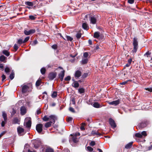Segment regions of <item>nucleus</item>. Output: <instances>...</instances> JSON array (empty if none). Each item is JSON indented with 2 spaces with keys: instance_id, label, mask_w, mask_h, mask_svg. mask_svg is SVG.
<instances>
[{
  "instance_id": "nucleus-1",
  "label": "nucleus",
  "mask_w": 152,
  "mask_h": 152,
  "mask_svg": "<svg viewBox=\"0 0 152 152\" xmlns=\"http://www.w3.org/2000/svg\"><path fill=\"white\" fill-rule=\"evenodd\" d=\"M133 45L134 46L133 51L134 53H136L137 49L138 44L137 39L135 37L133 38Z\"/></svg>"
},
{
  "instance_id": "nucleus-2",
  "label": "nucleus",
  "mask_w": 152,
  "mask_h": 152,
  "mask_svg": "<svg viewBox=\"0 0 152 152\" xmlns=\"http://www.w3.org/2000/svg\"><path fill=\"white\" fill-rule=\"evenodd\" d=\"M32 142L34 145V147L35 149H37L41 144V142L39 139L33 140Z\"/></svg>"
},
{
  "instance_id": "nucleus-3",
  "label": "nucleus",
  "mask_w": 152,
  "mask_h": 152,
  "mask_svg": "<svg viewBox=\"0 0 152 152\" xmlns=\"http://www.w3.org/2000/svg\"><path fill=\"white\" fill-rule=\"evenodd\" d=\"M56 118V117L54 115H51L48 117L47 116L45 115L43 118V120L44 121H50L51 120L54 119L55 120Z\"/></svg>"
},
{
  "instance_id": "nucleus-4",
  "label": "nucleus",
  "mask_w": 152,
  "mask_h": 152,
  "mask_svg": "<svg viewBox=\"0 0 152 152\" xmlns=\"http://www.w3.org/2000/svg\"><path fill=\"white\" fill-rule=\"evenodd\" d=\"M147 134L146 131H143L141 133H138L135 134V136L136 137L142 138L143 136L144 137H146Z\"/></svg>"
},
{
  "instance_id": "nucleus-5",
  "label": "nucleus",
  "mask_w": 152,
  "mask_h": 152,
  "mask_svg": "<svg viewBox=\"0 0 152 152\" xmlns=\"http://www.w3.org/2000/svg\"><path fill=\"white\" fill-rule=\"evenodd\" d=\"M17 132L18 134L20 136H22L24 135L25 132L24 131V129L20 126H18L17 129Z\"/></svg>"
},
{
  "instance_id": "nucleus-6",
  "label": "nucleus",
  "mask_w": 152,
  "mask_h": 152,
  "mask_svg": "<svg viewBox=\"0 0 152 152\" xmlns=\"http://www.w3.org/2000/svg\"><path fill=\"white\" fill-rule=\"evenodd\" d=\"M43 125L41 124H37L36 126V129L37 132L39 133H41L42 130Z\"/></svg>"
},
{
  "instance_id": "nucleus-7",
  "label": "nucleus",
  "mask_w": 152,
  "mask_h": 152,
  "mask_svg": "<svg viewBox=\"0 0 152 152\" xmlns=\"http://www.w3.org/2000/svg\"><path fill=\"white\" fill-rule=\"evenodd\" d=\"M55 120L54 119L50 120L49 122L45 123V126L46 128L50 127L52 124H53L55 123Z\"/></svg>"
},
{
  "instance_id": "nucleus-8",
  "label": "nucleus",
  "mask_w": 152,
  "mask_h": 152,
  "mask_svg": "<svg viewBox=\"0 0 152 152\" xmlns=\"http://www.w3.org/2000/svg\"><path fill=\"white\" fill-rule=\"evenodd\" d=\"M107 103L108 104L110 105L116 106L119 104L120 100L119 99H118L117 100L113 101L111 102L108 101Z\"/></svg>"
},
{
  "instance_id": "nucleus-9",
  "label": "nucleus",
  "mask_w": 152,
  "mask_h": 152,
  "mask_svg": "<svg viewBox=\"0 0 152 152\" xmlns=\"http://www.w3.org/2000/svg\"><path fill=\"white\" fill-rule=\"evenodd\" d=\"M35 30L34 29H32L29 31L25 30L24 31V33L26 35H28L35 33Z\"/></svg>"
},
{
  "instance_id": "nucleus-10",
  "label": "nucleus",
  "mask_w": 152,
  "mask_h": 152,
  "mask_svg": "<svg viewBox=\"0 0 152 152\" xmlns=\"http://www.w3.org/2000/svg\"><path fill=\"white\" fill-rule=\"evenodd\" d=\"M81 75V72L80 71L77 70L76 71L74 74V76L76 79H77Z\"/></svg>"
},
{
  "instance_id": "nucleus-11",
  "label": "nucleus",
  "mask_w": 152,
  "mask_h": 152,
  "mask_svg": "<svg viewBox=\"0 0 152 152\" xmlns=\"http://www.w3.org/2000/svg\"><path fill=\"white\" fill-rule=\"evenodd\" d=\"M65 75V71L63 70L58 75V78L60 79L61 81H62L63 80L64 77Z\"/></svg>"
},
{
  "instance_id": "nucleus-12",
  "label": "nucleus",
  "mask_w": 152,
  "mask_h": 152,
  "mask_svg": "<svg viewBox=\"0 0 152 152\" xmlns=\"http://www.w3.org/2000/svg\"><path fill=\"white\" fill-rule=\"evenodd\" d=\"M56 76V72H51L50 73L48 76L49 79L50 80H53L55 78Z\"/></svg>"
},
{
  "instance_id": "nucleus-13",
  "label": "nucleus",
  "mask_w": 152,
  "mask_h": 152,
  "mask_svg": "<svg viewBox=\"0 0 152 152\" xmlns=\"http://www.w3.org/2000/svg\"><path fill=\"white\" fill-rule=\"evenodd\" d=\"M109 122L110 124L112 127L115 128L116 127V126L114 121L111 118H109Z\"/></svg>"
},
{
  "instance_id": "nucleus-14",
  "label": "nucleus",
  "mask_w": 152,
  "mask_h": 152,
  "mask_svg": "<svg viewBox=\"0 0 152 152\" xmlns=\"http://www.w3.org/2000/svg\"><path fill=\"white\" fill-rule=\"evenodd\" d=\"M28 118H26L25 119L26 124L25 126L26 127L29 128L31 126V121L30 120H28V121L26 122V120Z\"/></svg>"
},
{
  "instance_id": "nucleus-15",
  "label": "nucleus",
  "mask_w": 152,
  "mask_h": 152,
  "mask_svg": "<svg viewBox=\"0 0 152 152\" xmlns=\"http://www.w3.org/2000/svg\"><path fill=\"white\" fill-rule=\"evenodd\" d=\"M29 88V87L27 85H24L22 86V92L23 93H26L27 90Z\"/></svg>"
},
{
  "instance_id": "nucleus-16",
  "label": "nucleus",
  "mask_w": 152,
  "mask_h": 152,
  "mask_svg": "<svg viewBox=\"0 0 152 152\" xmlns=\"http://www.w3.org/2000/svg\"><path fill=\"white\" fill-rule=\"evenodd\" d=\"M90 20L91 23L94 24L96 23V19L94 17L92 16L90 18Z\"/></svg>"
},
{
  "instance_id": "nucleus-17",
  "label": "nucleus",
  "mask_w": 152,
  "mask_h": 152,
  "mask_svg": "<svg viewBox=\"0 0 152 152\" xmlns=\"http://www.w3.org/2000/svg\"><path fill=\"white\" fill-rule=\"evenodd\" d=\"M21 114L22 115L25 114L26 113V110L25 107L22 106L20 108Z\"/></svg>"
},
{
  "instance_id": "nucleus-18",
  "label": "nucleus",
  "mask_w": 152,
  "mask_h": 152,
  "mask_svg": "<svg viewBox=\"0 0 152 152\" xmlns=\"http://www.w3.org/2000/svg\"><path fill=\"white\" fill-rule=\"evenodd\" d=\"M91 134L93 135H94L99 136H100L101 135V134L98 132V130L96 131L93 130L91 132Z\"/></svg>"
},
{
  "instance_id": "nucleus-19",
  "label": "nucleus",
  "mask_w": 152,
  "mask_h": 152,
  "mask_svg": "<svg viewBox=\"0 0 152 152\" xmlns=\"http://www.w3.org/2000/svg\"><path fill=\"white\" fill-rule=\"evenodd\" d=\"M94 37L96 39H99L100 37V33L99 32H96L94 34Z\"/></svg>"
},
{
  "instance_id": "nucleus-20",
  "label": "nucleus",
  "mask_w": 152,
  "mask_h": 152,
  "mask_svg": "<svg viewBox=\"0 0 152 152\" xmlns=\"http://www.w3.org/2000/svg\"><path fill=\"white\" fill-rule=\"evenodd\" d=\"M82 27L84 29L86 30H88L89 29V26L86 23H83Z\"/></svg>"
},
{
  "instance_id": "nucleus-21",
  "label": "nucleus",
  "mask_w": 152,
  "mask_h": 152,
  "mask_svg": "<svg viewBox=\"0 0 152 152\" xmlns=\"http://www.w3.org/2000/svg\"><path fill=\"white\" fill-rule=\"evenodd\" d=\"M79 84L77 81H74L72 84V86L75 88H78L79 86Z\"/></svg>"
},
{
  "instance_id": "nucleus-22",
  "label": "nucleus",
  "mask_w": 152,
  "mask_h": 152,
  "mask_svg": "<svg viewBox=\"0 0 152 152\" xmlns=\"http://www.w3.org/2000/svg\"><path fill=\"white\" fill-rule=\"evenodd\" d=\"M93 105L94 107L96 108H99L102 107V106L100 105L97 102H94Z\"/></svg>"
},
{
  "instance_id": "nucleus-23",
  "label": "nucleus",
  "mask_w": 152,
  "mask_h": 152,
  "mask_svg": "<svg viewBox=\"0 0 152 152\" xmlns=\"http://www.w3.org/2000/svg\"><path fill=\"white\" fill-rule=\"evenodd\" d=\"M70 135L71 136H73L72 138V140L73 142L75 143H77L78 141V139L77 138L76 136L74 135L73 136V135L72 134H71Z\"/></svg>"
},
{
  "instance_id": "nucleus-24",
  "label": "nucleus",
  "mask_w": 152,
  "mask_h": 152,
  "mask_svg": "<svg viewBox=\"0 0 152 152\" xmlns=\"http://www.w3.org/2000/svg\"><path fill=\"white\" fill-rule=\"evenodd\" d=\"M132 144L133 142H131L129 143L126 145L125 146V148L127 149L130 148L132 146Z\"/></svg>"
},
{
  "instance_id": "nucleus-25",
  "label": "nucleus",
  "mask_w": 152,
  "mask_h": 152,
  "mask_svg": "<svg viewBox=\"0 0 152 152\" xmlns=\"http://www.w3.org/2000/svg\"><path fill=\"white\" fill-rule=\"evenodd\" d=\"M25 4L30 7H32L34 5L33 3L29 1L25 2Z\"/></svg>"
},
{
  "instance_id": "nucleus-26",
  "label": "nucleus",
  "mask_w": 152,
  "mask_h": 152,
  "mask_svg": "<svg viewBox=\"0 0 152 152\" xmlns=\"http://www.w3.org/2000/svg\"><path fill=\"white\" fill-rule=\"evenodd\" d=\"M88 59L87 58H82L81 63L83 64H85L87 63Z\"/></svg>"
},
{
  "instance_id": "nucleus-27",
  "label": "nucleus",
  "mask_w": 152,
  "mask_h": 152,
  "mask_svg": "<svg viewBox=\"0 0 152 152\" xmlns=\"http://www.w3.org/2000/svg\"><path fill=\"white\" fill-rule=\"evenodd\" d=\"M4 71L7 74L9 75L10 72V69L8 66H6L5 68Z\"/></svg>"
},
{
  "instance_id": "nucleus-28",
  "label": "nucleus",
  "mask_w": 152,
  "mask_h": 152,
  "mask_svg": "<svg viewBox=\"0 0 152 152\" xmlns=\"http://www.w3.org/2000/svg\"><path fill=\"white\" fill-rule=\"evenodd\" d=\"M2 52L3 54L7 56H8L10 55V52L7 50H4Z\"/></svg>"
},
{
  "instance_id": "nucleus-29",
  "label": "nucleus",
  "mask_w": 152,
  "mask_h": 152,
  "mask_svg": "<svg viewBox=\"0 0 152 152\" xmlns=\"http://www.w3.org/2000/svg\"><path fill=\"white\" fill-rule=\"evenodd\" d=\"M54 150L50 147L47 148L45 150V152H54Z\"/></svg>"
},
{
  "instance_id": "nucleus-30",
  "label": "nucleus",
  "mask_w": 152,
  "mask_h": 152,
  "mask_svg": "<svg viewBox=\"0 0 152 152\" xmlns=\"http://www.w3.org/2000/svg\"><path fill=\"white\" fill-rule=\"evenodd\" d=\"M29 146V145L28 144H25L24 146V150L23 152H25V151H28V150L29 149L28 148Z\"/></svg>"
},
{
  "instance_id": "nucleus-31",
  "label": "nucleus",
  "mask_w": 152,
  "mask_h": 152,
  "mask_svg": "<svg viewBox=\"0 0 152 152\" xmlns=\"http://www.w3.org/2000/svg\"><path fill=\"white\" fill-rule=\"evenodd\" d=\"M20 121L17 118H15L13 121V123L14 124H19Z\"/></svg>"
},
{
  "instance_id": "nucleus-32",
  "label": "nucleus",
  "mask_w": 152,
  "mask_h": 152,
  "mask_svg": "<svg viewBox=\"0 0 152 152\" xmlns=\"http://www.w3.org/2000/svg\"><path fill=\"white\" fill-rule=\"evenodd\" d=\"M15 73L12 70L11 72V74L10 75V78L11 80H12L14 77Z\"/></svg>"
},
{
  "instance_id": "nucleus-33",
  "label": "nucleus",
  "mask_w": 152,
  "mask_h": 152,
  "mask_svg": "<svg viewBox=\"0 0 152 152\" xmlns=\"http://www.w3.org/2000/svg\"><path fill=\"white\" fill-rule=\"evenodd\" d=\"M2 116L3 118H4V120L5 121H7V114L4 112H2Z\"/></svg>"
},
{
  "instance_id": "nucleus-34",
  "label": "nucleus",
  "mask_w": 152,
  "mask_h": 152,
  "mask_svg": "<svg viewBox=\"0 0 152 152\" xmlns=\"http://www.w3.org/2000/svg\"><path fill=\"white\" fill-rule=\"evenodd\" d=\"M78 91L80 94L83 93L84 92V89L82 88H79L78 89Z\"/></svg>"
},
{
  "instance_id": "nucleus-35",
  "label": "nucleus",
  "mask_w": 152,
  "mask_h": 152,
  "mask_svg": "<svg viewBox=\"0 0 152 152\" xmlns=\"http://www.w3.org/2000/svg\"><path fill=\"white\" fill-rule=\"evenodd\" d=\"M57 95V92L56 91H54L51 95V96L52 98H54L56 97Z\"/></svg>"
},
{
  "instance_id": "nucleus-36",
  "label": "nucleus",
  "mask_w": 152,
  "mask_h": 152,
  "mask_svg": "<svg viewBox=\"0 0 152 152\" xmlns=\"http://www.w3.org/2000/svg\"><path fill=\"white\" fill-rule=\"evenodd\" d=\"M65 37L67 41H71L73 39V38L68 36H66Z\"/></svg>"
},
{
  "instance_id": "nucleus-37",
  "label": "nucleus",
  "mask_w": 152,
  "mask_h": 152,
  "mask_svg": "<svg viewBox=\"0 0 152 152\" xmlns=\"http://www.w3.org/2000/svg\"><path fill=\"white\" fill-rule=\"evenodd\" d=\"M6 58V57L3 55L0 56V61H4Z\"/></svg>"
},
{
  "instance_id": "nucleus-38",
  "label": "nucleus",
  "mask_w": 152,
  "mask_h": 152,
  "mask_svg": "<svg viewBox=\"0 0 152 152\" xmlns=\"http://www.w3.org/2000/svg\"><path fill=\"white\" fill-rule=\"evenodd\" d=\"M45 69L44 68H42L40 70L41 72L42 75L45 74Z\"/></svg>"
},
{
  "instance_id": "nucleus-39",
  "label": "nucleus",
  "mask_w": 152,
  "mask_h": 152,
  "mask_svg": "<svg viewBox=\"0 0 152 152\" xmlns=\"http://www.w3.org/2000/svg\"><path fill=\"white\" fill-rule=\"evenodd\" d=\"M146 126V125L144 123H141L140 125V126L141 128H143L144 127Z\"/></svg>"
},
{
  "instance_id": "nucleus-40",
  "label": "nucleus",
  "mask_w": 152,
  "mask_h": 152,
  "mask_svg": "<svg viewBox=\"0 0 152 152\" xmlns=\"http://www.w3.org/2000/svg\"><path fill=\"white\" fill-rule=\"evenodd\" d=\"M19 44H21L22 43H24V42L23 40L22 39H19L17 42Z\"/></svg>"
},
{
  "instance_id": "nucleus-41",
  "label": "nucleus",
  "mask_w": 152,
  "mask_h": 152,
  "mask_svg": "<svg viewBox=\"0 0 152 152\" xmlns=\"http://www.w3.org/2000/svg\"><path fill=\"white\" fill-rule=\"evenodd\" d=\"M81 34L80 33H77L76 35V37L77 39H79L81 37Z\"/></svg>"
},
{
  "instance_id": "nucleus-42",
  "label": "nucleus",
  "mask_w": 152,
  "mask_h": 152,
  "mask_svg": "<svg viewBox=\"0 0 152 152\" xmlns=\"http://www.w3.org/2000/svg\"><path fill=\"white\" fill-rule=\"evenodd\" d=\"M71 79V77L69 76H68L64 78V80L66 81H69Z\"/></svg>"
},
{
  "instance_id": "nucleus-43",
  "label": "nucleus",
  "mask_w": 152,
  "mask_h": 152,
  "mask_svg": "<svg viewBox=\"0 0 152 152\" xmlns=\"http://www.w3.org/2000/svg\"><path fill=\"white\" fill-rule=\"evenodd\" d=\"M131 81H132L131 80H128L126 81H125L124 82L121 83L120 84L121 85H125V84H126L128 82H129V81L130 82Z\"/></svg>"
},
{
  "instance_id": "nucleus-44",
  "label": "nucleus",
  "mask_w": 152,
  "mask_h": 152,
  "mask_svg": "<svg viewBox=\"0 0 152 152\" xmlns=\"http://www.w3.org/2000/svg\"><path fill=\"white\" fill-rule=\"evenodd\" d=\"M87 148V150L90 151H92L93 150V148L90 146H88Z\"/></svg>"
},
{
  "instance_id": "nucleus-45",
  "label": "nucleus",
  "mask_w": 152,
  "mask_h": 152,
  "mask_svg": "<svg viewBox=\"0 0 152 152\" xmlns=\"http://www.w3.org/2000/svg\"><path fill=\"white\" fill-rule=\"evenodd\" d=\"M38 42L37 40H35L34 42L31 44V45L32 46H34L37 44Z\"/></svg>"
},
{
  "instance_id": "nucleus-46",
  "label": "nucleus",
  "mask_w": 152,
  "mask_h": 152,
  "mask_svg": "<svg viewBox=\"0 0 152 152\" xmlns=\"http://www.w3.org/2000/svg\"><path fill=\"white\" fill-rule=\"evenodd\" d=\"M14 48L16 51L18 49V47L17 44H15L14 46Z\"/></svg>"
},
{
  "instance_id": "nucleus-47",
  "label": "nucleus",
  "mask_w": 152,
  "mask_h": 152,
  "mask_svg": "<svg viewBox=\"0 0 152 152\" xmlns=\"http://www.w3.org/2000/svg\"><path fill=\"white\" fill-rule=\"evenodd\" d=\"M88 54L87 52H85L83 53V57L86 58L88 57Z\"/></svg>"
},
{
  "instance_id": "nucleus-48",
  "label": "nucleus",
  "mask_w": 152,
  "mask_h": 152,
  "mask_svg": "<svg viewBox=\"0 0 152 152\" xmlns=\"http://www.w3.org/2000/svg\"><path fill=\"white\" fill-rule=\"evenodd\" d=\"M30 37H26L24 40H23L24 42L25 43L29 39Z\"/></svg>"
},
{
  "instance_id": "nucleus-49",
  "label": "nucleus",
  "mask_w": 152,
  "mask_h": 152,
  "mask_svg": "<svg viewBox=\"0 0 152 152\" xmlns=\"http://www.w3.org/2000/svg\"><path fill=\"white\" fill-rule=\"evenodd\" d=\"M40 82L39 80H37L36 83V86H39L40 85Z\"/></svg>"
},
{
  "instance_id": "nucleus-50",
  "label": "nucleus",
  "mask_w": 152,
  "mask_h": 152,
  "mask_svg": "<svg viewBox=\"0 0 152 152\" xmlns=\"http://www.w3.org/2000/svg\"><path fill=\"white\" fill-rule=\"evenodd\" d=\"M69 110L71 112H72V113H75V111L74 109V108L72 107H70L69 108Z\"/></svg>"
},
{
  "instance_id": "nucleus-51",
  "label": "nucleus",
  "mask_w": 152,
  "mask_h": 152,
  "mask_svg": "<svg viewBox=\"0 0 152 152\" xmlns=\"http://www.w3.org/2000/svg\"><path fill=\"white\" fill-rule=\"evenodd\" d=\"M7 121H5L4 120V121H2L1 124L2 126L4 127V126L5 124H6V122H7Z\"/></svg>"
},
{
  "instance_id": "nucleus-52",
  "label": "nucleus",
  "mask_w": 152,
  "mask_h": 152,
  "mask_svg": "<svg viewBox=\"0 0 152 152\" xmlns=\"http://www.w3.org/2000/svg\"><path fill=\"white\" fill-rule=\"evenodd\" d=\"M40 113H41V111H40V109H38L37 110V111H36V114L37 115H38L39 114H40Z\"/></svg>"
},
{
  "instance_id": "nucleus-53",
  "label": "nucleus",
  "mask_w": 152,
  "mask_h": 152,
  "mask_svg": "<svg viewBox=\"0 0 152 152\" xmlns=\"http://www.w3.org/2000/svg\"><path fill=\"white\" fill-rule=\"evenodd\" d=\"M29 18L31 20H34L36 18L33 15L29 16Z\"/></svg>"
},
{
  "instance_id": "nucleus-54",
  "label": "nucleus",
  "mask_w": 152,
  "mask_h": 152,
  "mask_svg": "<svg viewBox=\"0 0 152 152\" xmlns=\"http://www.w3.org/2000/svg\"><path fill=\"white\" fill-rule=\"evenodd\" d=\"M128 2L130 4H133L134 2V0H128Z\"/></svg>"
},
{
  "instance_id": "nucleus-55",
  "label": "nucleus",
  "mask_w": 152,
  "mask_h": 152,
  "mask_svg": "<svg viewBox=\"0 0 152 152\" xmlns=\"http://www.w3.org/2000/svg\"><path fill=\"white\" fill-rule=\"evenodd\" d=\"M72 118L71 117H69L68 118L67 120L68 122H71L72 121Z\"/></svg>"
},
{
  "instance_id": "nucleus-56",
  "label": "nucleus",
  "mask_w": 152,
  "mask_h": 152,
  "mask_svg": "<svg viewBox=\"0 0 152 152\" xmlns=\"http://www.w3.org/2000/svg\"><path fill=\"white\" fill-rule=\"evenodd\" d=\"M95 144V143L94 141H91L90 143V145L91 146H93Z\"/></svg>"
},
{
  "instance_id": "nucleus-57",
  "label": "nucleus",
  "mask_w": 152,
  "mask_h": 152,
  "mask_svg": "<svg viewBox=\"0 0 152 152\" xmlns=\"http://www.w3.org/2000/svg\"><path fill=\"white\" fill-rule=\"evenodd\" d=\"M52 48L54 49H56L57 48V45H54L52 46Z\"/></svg>"
},
{
  "instance_id": "nucleus-58",
  "label": "nucleus",
  "mask_w": 152,
  "mask_h": 152,
  "mask_svg": "<svg viewBox=\"0 0 152 152\" xmlns=\"http://www.w3.org/2000/svg\"><path fill=\"white\" fill-rule=\"evenodd\" d=\"M145 90H146L148 91L151 92H152V88H145Z\"/></svg>"
},
{
  "instance_id": "nucleus-59",
  "label": "nucleus",
  "mask_w": 152,
  "mask_h": 152,
  "mask_svg": "<svg viewBox=\"0 0 152 152\" xmlns=\"http://www.w3.org/2000/svg\"><path fill=\"white\" fill-rule=\"evenodd\" d=\"M88 75L87 73H85L83 75L82 77L83 78H85Z\"/></svg>"
},
{
  "instance_id": "nucleus-60",
  "label": "nucleus",
  "mask_w": 152,
  "mask_h": 152,
  "mask_svg": "<svg viewBox=\"0 0 152 152\" xmlns=\"http://www.w3.org/2000/svg\"><path fill=\"white\" fill-rule=\"evenodd\" d=\"M1 77H2V81H3L6 78L5 76L4 75H3Z\"/></svg>"
},
{
  "instance_id": "nucleus-61",
  "label": "nucleus",
  "mask_w": 152,
  "mask_h": 152,
  "mask_svg": "<svg viewBox=\"0 0 152 152\" xmlns=\"http://www.w3.org/2000/svg\"><path fill=\"white\" fill-rule=\"evenodd\" d=\"M151 53L149 52H147L144 54V56H147L148 57V56Z\"/></svg>"
},
{
  "instance_id": "nucleus-62",
  "label": "nucleus",
  "mask_w": 152,
  "mask_h": 152,
  "mask_svg": "<svg viewBox=\"0 0 152 152\" xmlns=\"http://www.w3.org/2000/svg\"><path fill=\"white\" fill-rule=\"evenodd\" d=\"M16 113L15 111L14 110V109H12V111L11 113V114L12 115H14Z\"/></svg>"
},
{
  "instance_id": "nucleus-63",
  "label": "nucleus",
  "mask_w": 152,
  "mask_h": 152,
  "mask_svg": "<svg viewBox=\"0 0 152 152\" xmlns=\"http://www.w3.org/2000/svg\"><path fill=\"white\" fill-rule=\"evenodd\" d=\"M132 61V59H129L128 61V63L130 64Z\"/></svg>"
},
{
  "instance_id": "nucleus-64",
  "label": "nucleus",
  "mask_w": 152,
  "mask_h": 152,
  "mask_svg": "<svg viewBox=\"0 0 152 152\" xmlns=\"http://www.w3.org/2000/svg\"><path fill=\"white\" fill-rule=\"evenodd\" d=\"M28 152H36L35 150H33V151H31L30 149L28 150Z\"/></svg>"
}]
</instances>
